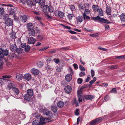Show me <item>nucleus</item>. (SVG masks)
<instances>
[{
	"mask_svg": "<svg viewBox=\"0 0 125 125\" xmlns=\"http://www.w3.org/2000/svg\"><path fill=\"white\" fill-rule=\"evenodd\" d=\"M0 52L1 53L3 52L4 55L6 56L8 54L9 51L8 50L6 49L4 51L3 49L0 48Z\"/></svg>",
	"mask_w": 125,
	"mask_h": 125,
	"instance_id": "14",
	"label": "nucleus"
},
{
	"mask_svg": "<svg viewBox=\"0 0 125 125\" xmlns=\"http://www.w3.org/2000/svg\"><path fill=\"white\" fill-rule=\"evenodd\" d=\"M57 107L56 106H53L51 107L52 110L54 112H56L57 110Z\"/></svg>",
	"mask_w": 125,
	"mask_h": 125,
	"instance_id": "26",
	"label": "nucleus"
},
{
	"mask_svg": "<svg viewBox=\"0 0 125 125\" xmlns=\"http://www.w3.org/2000/svg\"><path fill=\"white\" fill-rule=\"evenodd\" d=\"M106 11L108 15H110L111 14V8L109 6H107L106 7Z\"/></svg>",
	"mask_w": 125,
	"mask_h": 125,
	"instance_id": "21",
	"label": "nucleus"
},
{
	"mask_svg": "<svg viewBox=\"0 0 125 125\" xmlns=\"http://www.w3.org/2000/svg\"><path fill=\"white\" fill-rule=\"evenodd\" d=\"M102 117L98 118L95 119L97 124L100 123L102 120Z\"/></svg>",
	"mask_w": 125,
	"mask_h": 125,
	"instance_id": "37",
	"label": "nucleus"
},
{
	"mask_svg": "<svg viewBox=\"0 0 125 125\" xmlns=\"http://www.w3.org/2000/svg\"><path fill=\"white\" fill-rule=\"evenodd\" d=\"M72 79V76L70 74H67L65 76V79L67 82L70 81Z\"/></svg>",
	"mask_w": 125,
	"mask_h": 125,
	"instance_id": "10",
	"label": "nucleus"
},
{
	"mask_svg": "<svg viewBox=\"0 0 125 125\" xmlns=\"http://www.w3.org/2000/svg\"><path fill=\"white\" fill-rule=\"evenodd\" d=\"M37 64L38 65V66L39 67H41L43 65V63L39 61L37 63Z\"/></svg>",
	"mask_w": 125,
	"mask_h": 125,
	"instance_id": "60",
	"label": "nucleus"
},
{
	"mask_svg": "<svg viewBox=\"0 0 125 125\" xmlns=\"http://www.w3.org/2000/svg\"><path fill=\"white\" fill-rule=\"evenodd\" d=\"M17 46L15 44H11L10 46V49L12 52H15L16 50Z\"/></svg>",
	"mask_w": 125,
	"mask_h": 125,
	"instance_id": "6",
	"label": "nucleus"
},
{
	"mask_svg": "<svg viewBox=\"0 0 125 125\" xmlns=\"http://www.w3.org/2000/svg\"><path fill=\"white\" fill-rule=\"evenodd\" d=\"M35 34V31L34 29L29 30L28 35L30 36H34Z\"/></svg>",
	"mask_w": 125,
	"mask_h": 125,
	"instance_id": "18",
	"label": "nucleus"
},
{
	"mask_svg": "<svg viewBox=\"0 0 125 125\" xmlns=\"http://www.w3.org/2000/svg\"><path fill=\"white\" fill-rule=\"evenodd\" d=\"M61 25L63 27V28L64 29H67L70 30L71 29V28L70 26H65L62 24H61Z\"/></svg>",
	"mask_w": 125,
	"mask_h": 125,
	"instance_id": "46",
	"label": "nucleus"
},
{
	"mask_svg": "<svg viewBox=\"0 0 125 125\" xmlns=\"http://www.w3.org/2000/svg\"><path fill=\"white\" fill-rule=\"evenodd\" d=\"M110 92L111 93L115 94L117 93V90L115 88L113 89L110 91Z\"/></svg>",
	"mask_w": 125,
	"mask_h": 125,
	"instance_id": "39",
	"label": "nucleus"
},
{
	"mask_svg": "<svg viewBox=\"0 0 125 125\" xmlns=\"http://www.w3.org/2000/svg\"><path fill=\"white\" fill-rule=\"evenodd\" d=\"M44 38L43 36L42 35H39L38 36L37 38L39 40H42Z\"/></svg>",
	"mask_w": 125,
	"mask_h": 125,
	"instance_id": "40",
	"label": "nucleus"
},
{
	"mask_svg": "<svg viewBox=\"0 0 125 125\" xmlns=\"http://www.w3.org/2000/svg\"><path fill=\"white\" fill-rule=\"evenodd\" d=\"M12 76L11 75H3V76L2 77L3 78H10Z\"/></svg>",
	"mask_w": 125,
	"mask_h": 125,
	"instance_id": "56",
	"label": "nucleus"
},
{
	"mask_svg": "<svg viewBox=\"0 0 125 125\" xmlns=\"http://www.w3.org/2000/svg\"><path fill=\"white\" fill-rule=\"evenodd\" d=\"M64 90L66 93L69 94L71 92L72 88L70 86L67 85L65 87Z\"/></svg>",
	"mask_w": 125,
	"mask_h": 125,
	"instance_id": "7",
	"label": "nucleus"
},
{
	"mask_svg": "<svg viewBox=\"0 0 125 125\" xmlns=\"http://www.w3.org/2000/svg\"><path fill=\"white\" fill-rule=\"evenodd\" d=\"M83 81L82 79L81 78H79L77 79V82L78 84H81Z\"/></svg>",
	"mask_w": 125,
	"mask_h": 125,
	"instance_id": "50",
	"label": "nucleus"
},
{
	"mask_svg": "<svg viewBox=\"0 0 125 125\" xmlns=\"http://www.w3.org/2000/svg\"><path fill=\"white\" fill-rule=\"evenodd\" d=\"M5 23L8 26H12L13 24V21L11 18H8L6 20Z\"/></svg>",
	"mask_w": 125,
	"mask_h": 125,
	"instance_id": "4",
	"label": "nucleus"
},
{
	"mask_svg": "<svg viewBox=\"0 0 125 125\" xmlns=\"http://www.w3.org/2000/svg\"><path fill=\"white\" fill-rule=\"evenodd\" d=\"M43 11L44 13H47L50 12H52L53 11V10L52 8H51L48 5H44L43 7Z\"/></svg>",
	"mask_w": 125,
	"mask_h": 125,
	"instance_id": "2",
	"label": "nucleus"
},
{
	"mask_svg": "<svg viewBox=\"0 0 125 125\" xmlns=\"http://www.w3.org/2000/svg\"><path fill=\"white\" fill-rule=\"evenodd\" d=\"M85 73L84 72H81L79 74V76L80 77H81L83 76H84L85 75Z\"/></svg>",
	"mask_w": 125,
	"mask_h": 125,
	"instance_id": "57",
	"label": "nucleus"
},
{
	"mask_svg": "<svg viewBox=\"0 0 125 125\" xmlns=\"http://www.w3.org/2000/svg\"><path fill=\"white\" fill-rule=\"evenodd\" d=\"M27 28L29 30L31 29H33L34 26L32 23H29L27 24Z\"/></svg>",
	"mask_w": 125,
	"mask_h": 125,
	"instance_id": "17",
	"label": "nucleus"
},
{
	"mask_svg": "<svg viewBox=\"0 0 125 125\" xmlns=\"http://www.w3.org/2000/svg\"><path fill=\"white\" fill-rule=\"evenodd\" d=\"M14 84L12 83H9L8 85V87L10 89L12 88H13L14 87H13Z\"/></svg>",
	"mask_w": 125,
	"mask_h": 125,
	"instance_id": "45",
	"label": "nucleus"
},
{
	"mask_svg": "<svg viewBox=\"0 0 125 125\" xmlns=\"http://www.w3.org/2000/svg\"><path fill=\"white\" fill-rule=\"evenodd\" d=\"M92 9L93 10L95 11H98L99 9L98 6L97 5H93Z\"/></svg>",
	"mask_w": 125,
	"mask_h": 125,
	"instance_id": "22",
	"label": "nucleus"
},
{
	"mask_svg": "<svg viewBox=\"0 0 125 125\" xmlns=\"http://www.w3.org/2000/svg\"><path fill=\"white\" fill-rule=\"evenodd\" d=\"M23 78L28 81H29L31 78V74L29 73H27L25 74L23 76Z\"/></svg>",
	"mask_w": 125,
	"mask_h": 125,
	"instance_id": "9",
	"label": "nucleus"
},
{
	"mask_svg": "<svg viewBox=\"0 0 125 125\" xmlns=\"http://www.w3.org/2000/svg\"><path fill=\"white\" fill-rule=\"evenodd\" d=\"M73 16V14H69L68 15V17L70 20L72 19Z\"/></svg>",
	"mask_w": 125,
	"mask_h": 125,
	"instance_id": "44",
	"label": "nucleus"
},
{
	"mask_svg": "<svg viewBox=\"0 0 125 125\" xmlns=\"http://www.w3.org/2000/svg\"><path fill=\"white\" fill-rule=\"evenodd\" d=\"M42 108V109L39 108V110L40 112H42L44 114H45L47 112V110L45 108Z\"/></svg>",
	"mask_w": 125,
	"mask_h": 125,
	"instance_id": "27",
	"label": "nucleus"
},
{
	"mask_svg": "<svg viewBox=\"0 0 125 125\" xmlns=\"http://www.w3.org/2000/svg\"><path fill=\"white\" fill-rule=\"evenodd\" d=\"M30 49V46L29 45L26 46L25 47V50L27 52H28L29 51Z\"/></svg>",
	"mask_w": 125,
	"mask_h": 125,
	"instance_id": "38",
	"label": "nucleus"
},
{
	"mask_svg": "<svg viewBox=\"0 0 125 125\" xmlns=\"http://www.w3.org/2000/svg\"><path fill=\"white\" fill-rule=\"evenodd\" d=\"M68 71L71 74H73L74 72L72 69L70 67L68 69Z\"/></svg>",
	"mask_w": 125,
	"mask_h": 125,
	"instance_id": "48",
	"label": "nucleus"
},
{
	"mask_svg": "<svg viewBox=\"0 0 125 125\" xmlns=\"http://www.w3.org/2000/svg\"><path fill=\"white\" fill-rule=\"evenodd\" d=\"M10 37L12 39H15L16 38V34L15 33L12 32L10 34Z\"/></svg>",
	"mask_w": 125,
	"mask_h": 125,
	"instance_id": "42",
	"label": "nucleus"
},
{
	"mask_svg": "<svg viewBox=\"0 0 125 125\" xmlns=\"http://www.w3.org/2000/svg\"><path fill=\"white\" fill-rule=\"evenodd\" d=\"M11 9L12 10H12L11 11L10 13V15H12L14 17L15 15V10H14L13 9H12V8H11Z\"/></svg>",
	"mask_w": 125,
	"mask_h": 125,
	"instance_id": "32",
	"label": "nucleus"
},
{
	"mask_svg": "<svg viewBox=\"0 0 125 125\" xmlns=\"http://www.w3.org/2000/svg\"><path fill=\"white\" fill-rule=\"evenodd\" d=\"M77 94L78 97L79 102H81L82 101L83 97L82 96V92L81 90H78L77 91Z\"/></svg>",
	"mask_w": 125,
	"mask_h": 125,
	"instance_id": "3",
	"label": "nucleus"
},
{
	"mask_svg": "<svg viewBox=\"0 0 125 125\" xmlns=\"http://www.w3.org/2000/svg\"><path fill=\"white\" fill-rule=\"evenodd\" d=\"M53 61L56 64H58L60 62V61L59 59H58L54 58L53 60Z\"/></svg>",
	"mask_w": 125,
	"mask_h": 125,
	"instance_id": "51",
	"label": "nucleus"
},
{
	"mask_svg": "<svg viewBox=\"0 0 125 125\" xmlns=\"http://www.w3.org/2000/svg\"><path fill=\"white\" fill-rule=\"evenodd\" d=\"M102 22L105 23L109 24L111 23V22L108 21L106 19L103 18Z\"/></svg>",
	"mask_w": 125,
	"mask_h": 125,
	"instance_id": "35",
	"label": "nucleus"
},
{
	"mask_svg": "<svg viewBox=\"0 0 125 125\" xmlns=\"http://www.w3.org/2000/svg\"><path fill=\"white\" fill-rule=\"evenodd\" d=\"M79 68L81 70L83 71H84L85 70V69L81 65H80L79 66Z\"/></svg>",
	"mask_w": 125,
	"mask_h": 125,
	"instance_id": "61",
	"label": "nucleus"
},
{
	"mask_svg": "<svg viewBox=\"0 0 125 125\" xmlns=\"http://www.w3.org/2000/svg\"><path fill=\"white\" fill-rule=\"evenodd\" d=\"M56 52V50L55 49H52L49 52V53L50 54H52L55 53Z\"/></svg>",
	"mask_w": 125,
	"mask_h": 125,
	"instance_id": "53",
	"label": "nucleus"
},
{
	"mask_svg": "<svg viewBox=\"0 0 125 125\" xmlns=\"http://www.w3.org/2000/svg\"><path fill=\"white\" fill-rule=\"evenodd\" d=\"M15 51L18 53L22 52V49L20 48H17L16 50Z\"/></svg>",
	"mask_w": 125,
	"mask_h": 125,
	"instance_id": "47",
	"label": "nucleus"
},
{
	"mask_svg": "<svg viewBox=\"0 0 125 125\" xmlns=\"http://www.w3.org/2000/svg\"><path fill=\"white\" fill-rule=\"evenodd\" d=\"M12 92L11 95L13 97L16 98H18V94L20 93V91L19 89L15 87L13 88L12 89Z\"/></svg>",
	"mask_w": 125,
	"mask_h": 125,
	"instance_id": "1",
	"label": "nucleus"
},
{
	"mask_svg": "<svg viewBox=\"0 0 125 125\" xmlns=\"http://www.w3.org/2000/svg\"><path fill=\"white\" fill-rule=\"evenodd\" d=\"M49 48V47H44L42 49H40L39 50V51H43L45 50L46 49H47Z\"/></svg>",
	"mask_w": 125,
	"mask_h": 125,
	"instance_id": "63",
	"label": "nucleus"
},
{
	"mask_svg": "<svg viewBox=\"0 0 125 125\" xmlns=\"http://www.w3.org/2000/svg\"><path fill=\"white\" fill-rule=\"evenodd\" d=\"M115 58L120 60L123 59H125V55L115 57Z\"/></svg>",
	"mask_w": 125,
	"mask_h": 125,
	"instance_id": "29",
	"label": "nucleus"
},
{
	"mask_svg": "<svg viewBox=\"0 0 125 125\" xmlns=\"http://www.w3.org/2000/svg\"><path fill=\"white\" fill-rule=\"evenodd\" d=\"M92 77H93L94 75V72L93 70H91V71Z\"/></svg>",
	"mask_w": 125,
	"mask_h": 125,
	"instance_id": "58",
	"label": "nucleus"
},
{
	"mask_svg": "<svg viewBox=\"0 0 125 125\" xmlns=\"http://www.w3.org/2000/svg\"><path fill=\"white\" fill-rule=\"evenodd\" d=\"M97 123L96 121L95 120H94L90 124V125H94Z\"/></svg>",
	"mask_w": 125,
	"mask_h": 125,
	"instance_id": "52",
	"label": "nucleus"
},
{
	"mask_svg": "<svg viewBox=\"0 0 125 125\" xmlns=\"http://www.w3.org/2000/svg\"><path fill=\"white\" fill-rule=\"evenodd\" d=\"M90 10L88 9H85L84 10V12L83 13V14H85L86 15H87L90 13Z\"/></svg>",
	"mask_w": 125,
	"mask_h": 125,
	"instance_id": "36",
	"label": "nucleus"
},
{
	"mask_svg": "<svg viewBox=\"0 0 125 125\" xmlns=\"http://www.w3.org/2000/svg\"><path fill=\"white\" fill-rule=\"evenodd\" d=\"M31 72V73L35 75L38 74L39 73V71L38 70L34 68L32 69Z\"/></svg>",
	"mask_w": 125,
	"mask_h": 125,
	"instance_id": "13",
	"label": "nucleus"
},
{
	"mask_svg": "<svg viewBox=\"0 0 125 125\" xmlns=\"http://www.w3.org/2000/svg\"><path fill=\"white\" fill-rule=\"evenodd\" d=\"M45 114L47 115L50 116V117L52 116L53 115L52 112L51 111H50L47 112Z\"/></svg>",
	"mask_w": 125,
	"mask_h": 125,
	"instance_id": "33",
	"label": "nucleus"
},
{
	"mask_svg": "<svg viewBox=\"0 0 125 125\" xmlns=\"http://www.w3.org/2000/svg\"><path fill=\"white\" fill-rule=\"evenodd\" d=\"M47 58L46 59V61L47 62H49L52 60L51 58H52V56L46 57Z\"/></svg>",
	"mask_w": 125,
	"mask_h": 125,
	"instance_id": "31",
	"label": "nucleus"
},
{
	"mask_svg": "<svg viewBox=\"0 0 125 125\" xmlns=\"http://www.w3.org/2000/svg\"><path fill=\"white\" fill-rule=\"evenodd\" d=\"M33 125H42V124H40V122H39L38 120H35L33 121L32 122Z\"/></svg>",
	"mask_w": 125,
	"mask_h": 125,
	"instance_id": "28",
	"label": "nucleus"
},
{
	"mask_svg": "<svg viewBox=\"0 0 125 125\" xmlns=\"http://www.w3.org/2000/svg\"><path fill=\"white\" fill-rule=\"evenodd\" d=\"M98 11V12L99 16H101L103 15V11L101 9H100Z\"/></svg>",
	"mask_w": 125,
	"mask_h": 125,
	"instance_id": "30",
	"label": "nucleus"
},
{
	"mask_svg": "<svg viewBox=\"0 0 125 125\" xmlns=\"http://www.w3.org/2000/svg\"><path fill=\"white\" fill-rule=\"evenodd\" d=\"M83 18L82 16H79L76 18V20L78 22H81L83 20Z\"/></svg>",
	"mask_w": 125,
	"mask_h": 125,
	"instance_id": "23",
	"label": "nucleus"
},
{
	"mask_svg": "<svg viewBox=\"0 0 125 125\" xmlns=\"http://www.w3.org/2000/svg\"><path fill=\"white\" fill-rule=\"evenodd\" d=\"M46 0H41L39 5L41 6H42L45 4V1Z\"/></svg>",
	"mask_w": 125,
	"mask_h": 125,
	"instance_id": "41",
	"label": "nucleus"
},
{
	"mask_svg": "<svg viewBox=\"0 0 125 125\" xmlns=\"http://www.w3.org/2000/svg\"><path fill=\"white\" fill-rule=\"evenodd\" d=\"M45 119L47 120H48V118L45 119L42 117H41L39 122L40 124H42V125H43L45 124V123L44 121Z\"/></svg>",
	"mask_w": 125,
	"mask_h": 125,
	"instance_id": "19",
	"label": "nucleus"
},
{
	"mask_svg": "<svg viewBox=\"0 0 125 125\" xmlns=\"http://www.w3.org/2000/svg\"><path fill=\"white\" fill-rule=\"evenodd\" d=\"M20 18L22 22H25L27 21V18L25 15L21 16L20 17Z\"/></svg>",
	"mask_w": 125,
	"mask_h": 125,
	"instance_id": "15",
	"label": "nucleus"
},
{
	"mask_svg": "<svg viewBox=\"0 0 125 125\" xmlns=\"http://www.w3.org/2000/svg\"><path fill=\"white\" fill-rule=\"evenodd\" d=\"M31 96L27 94L24 95V97L26 100L28 101H30L31 99Z\"/></svg>",
	"mask_w": 125,
	"mask_h": 125,
	"instance_id": "11",
	"label": "nucleus"
},
{
	"mask_svg": "<svg viewBox=\"0 0 125 125\" xmlns=\"http://www.w3.org/2000/svg\"><path fill=\"white\" fill-rule=\"evenodd\" d=\"M90 76L89 75H88L87 77L86 80L85 82H89V80H90Z\"/></svg>",
	"mask_w": 125,
	"mask_h": 125,
	"instance_id": "62",
	"label": "nucleus"
},
{
	"mask_svg": "<svg viewBox=\"0 0 125 125\" xmlns=\"http://www.w3.org/2000/svg\"><path fill=\"white\" fill-rule=\"evenodd\" d=\"M117 68V66L115 65H114L109 66V68L112 69H116Z\"/></svg>",
	"mask_w": 125,
	"mask_h": 125,
	"instance_id": "43",
	"label": "nucleus"
},
{
	"mask_svg": "<svg viewBox=\"0 0 125 125\" xmlns=\"http://www.w3.org/2000/svg\"><path fill=\"white\" fill-rule=\"evenodd\" d=\"M73 65L75 69H78V66L77 64L75 63L73 64Z\"/></svg>",
	"mask_w": 125,
	"mask_h": 125,
	"instance_id": "64",
	"label": "nucleus"
},
{
	"mask_svg": "<svg viewBox=\"0 0 125 125\" xmlns=\"http://www.w3.org/2000/svg\"><path fill=\"white\" fill-rule=\"evenodd\" d=\"M96 80V79L95 77H94L93 80H91L89 82V83L91 84H92Z\"/></svg>",
	"mask_w": 125,
	"mask_h": 125,
	"instance_id": "49",
	"label": "nucleus"
},
{
	"mask_svg": "<svg viewBox=\"0 0 125 125\" xmlns=\"http://www.w3.org/2000/svg\"><path fill=\"white\" fill-rule=\"evenodd\" d=\"M121 21L124 22L125 21V13H123L120 16Z\"/></svg>",
	"mask_w": 125,
	"mask_h": 125,
	"instance_id": "24",
	"label": "nucleus"
},
{
	"mask_svg": "<svg viewBox=\"0 0 125 125\" xmlns=\"http://www.w3.org/2000/svg\"><path fill=\"white\" fill-rule=\"evenodd\" d=\"M94 97L92 95H85L84 96L83 98V100H84V99L87 100H90L93 99L94 98Z\"/></svg>",
	"mask_w": 125,
	"mask_h": 125,
	"instance_id": "12",
	"label": "nucleus"
},
{
	"mask_svg": "<svg viewBox=\"0 0 125 125\" xmlns=\"http://www.w3.org/2000/svg\"><path fill=\"white\" fill-rule=\"evenodd\" d=\"M70 7L72 11L75 10V8L74 5H70Z\"/></svg>",
	"mask_w": 125,
	"mask_h": 125,
	"instance_id": "55",
	"label": "nucleus"
},
{
	"mask_svg": "<svg viewBox=\"0 0 125 125\" xmlns=\"http://www.w3.org/2000/svg\"><path fill=\"white\" fill-rule=\"evenodd\" d=\"M64 102L62 101H59L57 103V106L61 108L62 107L64 106Z\"/></svg>",
	"mask_w": 125,
	"mask_h": 125,
	"instance_id": "20",
	"label": "nucleus"
},
{
	"mask_svg": "<svg viewBox=\"0 0 125 125\" xmlns=\"http://www.w3.org/2000/svg\"><path fill=\"white\" fill-rule=\"evenodd\" d=\"M36 40L33 37H31L29 38L28 43V44H34Z\"/></svg>",
	"mask_w": 125,
	"mask_h": 125,
	"instance_id": "8",
	"label": "nucleus"
},
{
	"mask_svg": "<svg viewBox=\"0 0 125 125\" xmlns=\"http://www.w3.org/2000/svg\"><path fill=\"white\" fill-rule=\"evenodd\" d=\"M32 96L33 94V92L32 89H30L28 90L27 91V94Z\"/></svg>",
	"mask_w": 125,
	"mask_h": 125,
	"instance_id": "25",
	"label": "nucleus"
},
{
	"mask_svg": "<svg viewBox=\"0 0 125 125\" xmlns=\"http://www.w3.org/2000/svg\"><path fill=\"white\" fill-rule=\"evenodd\" d=\"M97 20L98 21H101V22H102L103 18H101L99 16H97Z\"/></svg>",
	"mask_w": 125,
	"mask_h": 125,
	"instance_id": "59",
	"label": "nucleus"
},
{
	"mask_svg": "<svg viewBox=\"0 0 125 125\" xmlns=\"http://www.w3.org/2000/svg\"><path fill=\"white\" fill-rule=\"evenodd\" d=\"M15 77L16 80L18 81H20L22 79L23 75L21 74L16 73L15 74Z\"/></svg>",
	"mask_w": 125,
	"mask_h": 125,
	"instance_id": "5",
	"label": "nucleus"
},
{
	"mask_svg": "<svg viewBox=\"0 0 125 125\" xmlns=\"http://www.w3.org/2000/svg\"><path fill=\"white\" fill-rule=\"evenodd\" d=\"M83 19L85 20L86 19L89 20L90 19V17L89 16H87V15H86L85 14H83Z\"/></svg>",
	"mask_w": 125,
	"mask_h": 125,
	"instance_id": "34",
	"label": "nucleus"
},
{
	"mask_svg": "<svg viewBox=\"0 0 125 125\" xmlns=\"http://www.w3.org/2000/svg\"><path fill=\"white\" fill-rule=\"evenodd\" d=\"M4 13V10L2 8H0V14H3Z\"/></svg>",
	"mask_w": 125,
	"mask_h": 125,
	"instance_id": "54",
	"label": "nucleus"
},
{
	"mask_svg": "<svg viewBox=\"0 0 125 125\" xmlns=\"http://www.w3.org/2000/svg\"><path fill=\"white\" fill-rule=\"evenodd\" d=\"M57 16L59 18L63 19L64 16V13L61 11H58Z\"/></svg>",
	"mask_w": 125,
	"mask_h": 125,
	"instance_id": "16",
	"label": "nucleus"
}]
</instances>
